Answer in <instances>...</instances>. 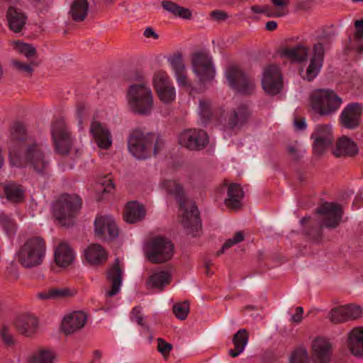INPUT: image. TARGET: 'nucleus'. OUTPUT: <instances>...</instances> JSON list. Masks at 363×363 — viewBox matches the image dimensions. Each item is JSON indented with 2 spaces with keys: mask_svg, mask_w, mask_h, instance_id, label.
<instances>
[{
  "mask_svg": "<svg viewBox=\"0 0 363 363\" xmlns=\"http://www.w3.org/2000/svg\"><path fill=\"white\" fill-rule=\"evenodd\" d=\"M162 186L168 194L174 196L177 199L179 205V222L186 234L192 237L199 236L202 225L199 211L195 203L185 197L182 187L176 181H164L162 182Z\"/></svg>",
  "mask_w": 363,
  "mask_h": 363,
  "instance_id": "f257e3e1",
  "label": "nucleus"
},
{
  "mask_svg": "<svg viewBox=\"0 0 363 363\" xmlns=\"http://www.w3.org/2000/svg\"><path fill=\"white\" fill-rule=\"evenodd\" d=\"M9 160L12 166L29 167L40 174L45 173L49 167L43 145L35 140L26 141L19 150L14 146L11 147Z\"/></svg>",
  "mask_w": 363,
  "mask_h": 363,
  "instance_id": "f03ea898",
  "label": "nucleus"
},
{
  "mask_svg": "<svg viewBox=\"0 0 363 363\" xmlns=\"http://www.w3.org/2000/svg\"><path fill=\"white\" fill-rule=\"evenodd\" d=\"M315 212L322 216L320 225L312 222L310 217L303 218L301 224L311 240L319 242L322 238V228H336L340 223L343 211L340 204L325 202L317 208Z\"/></svg>",
  "mask_w": 363,
  "mask_h": 363,
  "instance_id": "7ed1b4c3",
  "label": "nucleus"
},
{
  "mask_svg": "<svg viewBox=\"0 0 363 363\" xmlns=\"http://www.w3.org/2000/svg\"><path fill=\"white\" fill-rule=\"evenodd\" d=\"M128 146L130 152L141 160L150 155L152 147L154 155H156L164 146V142L156 133H145L140 129H135L130 135Z\"/></svg>",
  "mask_w": 363,
  "mask_h": 363,
  "instance_id": "20e7f679",
  "label": "nucleus"
},
{
  "mask_svg": "<svg viewBox=\"0 0 363 363\" xmlns=\"http://www.w3.org/2000/svg\"><path fill=\"white\" fill-rule=\"evenodd\" d=\"M46 252L45 240L38 236L28 238L17 252L19 263L26 268H33L42 264Z\"/></svg>",
  "mask_w": 363,
  "mask_h": 363,
  "instance_id": "39448f33",
  "label": "nucleus"
},
{
  "mask_svg": "<svg viewBox=\"0 0 363 363\" xmlns=\"http://www.w3.org/2000/svg\"><path fill=\"white\" fill-rule=\"evenodd\" d=\"M342 99L333 90L320 89L312 93L310 104L312 110L321 116H332L342 104Z\"/></svg>",
  "mask_w": 363,
  "mask_h": 363,
  "instance_id": "423d86ee",
  "label": "nucleus"
},
{
  "mask_svg": "<svg viewBox=\"0 0 363 363\" xmlns=\"http://www.w3.org/2000/svg\"><path fill=\"white\" fill-rule=\"evenodd\" d=\"M127 100L130 109L135 113L148 116L154 106L153 94L151 89L145 83L130 86Z\"/></svg>",
  "mask_w": 363,
  "mask_h": 363,
  "instance_id": "0eeeda50",
  "label": "nucleus"
},
{
  "mask_svg": "<svg viewBox=\"0 0 363 363\" xmlns=\"http://www.w3.org/2000/svg\"><path fill=\"white\" fill-rule=\"evenodd\" d=\"M144 253L150 262L163 263L173 257L174 245L169 239L157 236L146 242Z\"/></svg>",
  "mask_w": 363,
  "mask_h": 363,
  "instance_id": "6e6552de",
  "label": "nucleus"
},
{
  "mask_svg": "<svg viewBox=\"0 0 363 363\" xmlns=\"http://www.w3.org/2000/svg\"><path fill=\"white\" fill-rule=\"evenodd\" d=\"M81 206L82 200L78 196L62 195L53 205L54 216L62 225H69L71 219L79 211Z\"/></svg>",
  "mask_w": 363,
  "mask_h": 363,
  "instance_id": "1a4fd4ad",
  "label": "nucleus"
},
{
  "mask_svg": "<svg viewBox=\"0 0 363 363\" xmlns=\"http://www.w3.org/2000/svg\"><path fill=\"white\" fill-rule=\"evenodd\" d=\"M251 112L245 104H240L228 111L226 115L218 119L225 133H237L249 121Z\"/></svg>",
  "mask_w": 363,
  "mask_h": 363,
  "instance_id": "9d476101",
  "label": "nucleus"
},
{
  "mask_svg": "<svg viewBox=\"0 0 363 363\" xmlns=\"http://www.w3.org/2000/svg\"><path fill=\"white\" fill-rule=\"evenodd\" d=\"M52 138L55 150L60 155H68L72 145V138L69 130L62 120L56 121L52 125Z\"/></svg>",
  "mask_w": 363,
  "mask_h": 363,
  "instance_id": "9b49d317",
  "label": "nucleus"
},
{
  "mask_svg": "<svg viewBox=\"0 0 363 363\" xmlns=\"http://www.w3.org/2000/svg\"><path fill=\"white\" fill-rule=\"evenodd\" d=\"M225 76L229 85L238 92L242 94H251L255 89V82L248 77L237 66H231L225 71Z\"/></svg>",
  "mask_w": 363,
  "mask_h": 363,
  "instance_id": "f8f14e48",
  "label": "nucleus"
},
{
  "mask_svg": "<svg viewBox=\"0 0 363 363\" xmlns=\"http://www.w3.org/2000/svg\"><path fill=\"white\" fill-rule=\"evenodd\" d=\"M311 138L313 140V154L318 157L323 155L334 142L332 126L328 124L317 125Z\"/></svg>",
  "mask_w": 363,
  "mask_h": 363,
  "instance_id": "ddd939ff",
  "label": "nucleus"
},
{
  "mask_svg": "<svg viewBox=\"0 0 363 363\" xmlns=\"http://www.w3.org/2000/svg\"><path fill=\"white\" fill-rule=\"evenodd\" d=\"M193 72L201 83L211 81L215 77V69L211 57L204 52L193 54L191 58Z\"/></svg>",
  "mask_w": 363,
  "mask_h": 363,
  "instance_id": "4468645a",
  "label": "nucleus"
},
{
  "mask_svg": "<svg viewBox=\"0 0 363 363\" xmlns=\"http://www.w3.org/2000/svg\"><path fill=\"white\" fill-rule=\"evenodd\" d=\"M179 144L190 150H200L208 143L207 133L201 129L190 128L182 131L179 136Z\"/></svg>",
  "mask_w": 363,
  "mask_h": 363,
  "instance_id": "2eb2a0df",
  "label": "nucleus"
},
{
  "mask_svg": "<svg viewBox=\"0 0 363 363\" xmlns=\"http://www.w3.org/2000/svg\"><path fill=\"white\" fill-rule=\"evenodd\" d=\"M262 85L266 92L271 95L278 94L282 87V78L277 65H269L263 73Z\"/></svg>",
  "mask_w": 363,
  "mask_h": 363,
  "instance_id": "dca6fc26",
  "label": "nucleus"
},
{
  "mask_svg": "<svg viewBox=\"0 0 363 363\" xmlns=\"http://www.w3.org/2000/svg\"><path fill=\"white\" fill-rule=\"evenodd\" d=\"M363 107L359 103L347 104L340 115V123L347 129L353 130L359 126Z\"/></svg>",
  "mask_w": 363,
  "mask_h": 363,
  "instance_id": "f3484780",
  "label": "nucleus"
},
{
  "mask_svg": "<svg viewBox=\"0 0 363 363\" xmlns=\"http://www.w3.org/2000/svg\"><path fill=\"white\" fill-rule=\"evenodd\" d=\"M324 56L325 50L323 44L320 43L314 44L309 65L305 74L302 75L303 79L311 82L318 76L323 67Z\"/></svg>",
  "mask_w": 363,
  "mask_h": 363,
  "instance_id": "a211bd4d",
  "label": "nucleus"
},
{
  "mask_svg": "<svg viewBox=\"0 0 363 363\" xmlns=\"http://www.w3.org/2000/svg\"><path fill=\"white\" fill-rule=\"evenodd\" d=\"M312 357L315 363H329L333 352L332 343L326 338L317 337L312 342Z\"/></svg>",
  "mask_w": 363,
  "mask_h": 363,
  "instance_id": "6ab92c4d",
  "label": "nucleus"
},
{
  "mask_svg": "<svg viewBox=\"0 0 363 363\" xmlns=\"http://www.w3.org/2000/svg\"><path fill=\"white\" fill-rule=\"evenodd\" d=\"M95 232L104 239L113 240L118 235V229L113 218L109 216H100L94 221Z\"/></svg>",
  "mask_w": 363,
  "mask_h": 363,
  "instance_id": "aec40b11",
  "label": "nucleus"
},
{
  "mask_svg": "<svg viewBox=\"0 0 363 363\" xmlns=\"http://www.w3.org/2000/svg\"><path fill=\"white\" fill-rule=\"evenodd\" d=\"M90 133L101 149L108 150L112 145V136L110 130L101 123L94 121L90 125Z\"/></svg>",
  "mask_w": 363,
  "mask_h": 363,
  "instance_id": "412c9836",
  "label": "nucleus"
},
{
  "mask_svg": "<svg viewBox=\"0 0 363 363\" xmlns=\"http://www.w3.org/2000/svg\"><path fill=\"white\" fill-rule=\"evenodd\" d=\"M13 325L18 333L26 337H30L37 331L38 321L31 314L23 313L16 318Z\"/></svg>",
  "mask_w": 363,
  "mask_h": 363,
  "instance_id": "4be33fe9",
  "label": "nucleus"
},
{
  "mask_svg": "<svg viewBox=\"0 0 363 363\" xmlns=\"http://www.w3.org/2000/svg\"><path fill=\"white\" fill-rule=\"evenodd\" d=\"M106 279L111 284V290L106 291V295L112 297L119 293L122 286L123 270L120 266V261L116 258L114 264L106 272Z\"/></svg>",
  "mask_w": 363,
  "mask_h": 363,
  "instance_id": "5701e85b",
  "label": "nucleus"
},
{
  "mask_svg": "<svg viewBox=\"0 0 363 363\" xmlns=\"http://www.w3.org/2000/svg\"><path fill=\"white\" fill-rule=\"evenodd\" d=\"M87 315L82 311H74L66 315L62 323V330L67 334H72L83 328L86 323Z\"/></svg>",
  "mask_w": 363,
  "mask_h": 363,
  "instance_id": "b1692460",
  "label": "nucleus"
},
{
  "mask_svg": "<svg viewBox=\"0 0 363 363\" xmlns=\"http://www.w3.org/2000/svg\"><path fill=\"white\" fill-rule=\"evenodd\" d=\"M75 259V252L67 242H60L54 250V260L60 267H67Z\"/></svg>",
  "mask_w": 363,
  "mask_h": 363,
  "instance_id": "393cba45",
  "label": "nucleus"
},
{
  "mask_svg": "<svg viewBox=\"0 0 363 363\" xmlns=\"http://www.w3.org/2000/svg\"><path fill=\"white\" fill-rule=\"evenodd\" d=\"M358 152L357 144L350 138L342 136L335 143L332 153L335 157H353Z\"/></svg>",
  "mask_w": 363,
  "mask_h": 363,
  "instance_id": "a878e982",
  "label": "nucleus"
},
{
  "mask_svg": "<svg viewBox=\"0 0 363 363\" xmlns=\"http://www.w3.org/2000/svg\"><path fill=\"white\" fill-rule=\"evenodd\" d=\"M347 346L352 354L363 357V326L350 330L347 334Z\"/></svg>",
  "mask_w": 363,
  "mask_h": 363,
  "instance_id": "bb28decb",
  "label": "nucleus"
},
{
  "mask_svg": "<svg viewBox=\"0 0 363 363\" xmlns=\"http://www.w3.org/2000/svg\"><path fill=\"white\" fill-rule=\"evenodd\" d=\"M3 191L5 197L12 203H21L25 198V189L14 182H6L0 184V190Z\"/></svg>",
  "mask_w": 363,
  "mask_h": 363,
  "instance_id": "cd10ccee",
  "label": "nucleus"
},
{
  "mask_svg": "<svg viewBox=\"0 0 363 363\" xmlns=\"http://www.w3.org/2000/svg\"><path fill=\"white\" fill-rule=\"evenodd\" d=\"M146 214L143 205L138 201H130L126 204L123 218L128 223H135L142 220Z\"/></svg>",
  "mask_w": 363,
  "mask_h": 363,
  "instance_id": "c85d7f7f",
  "label": "nucleus"
},
{
  "mask_svg": "<svg viewBox=\"0 0 363 363\" xmlns=\"http://www.w3.org/2000/svg\"><path fill=\"white\" fill-rule=\"evenodd\" d=\"M86 261L91 265H101L105 263L108 256L106 250L99 244L89 245L84 251Z\"/></svg>",
  "mask_w": 363,
  "mask_h": 363,
  "instance_id": "c756f323",
  "label": "nucleus"
},
{
  "mask_svg": "<svg viewBox=\"0 0 363 363\" xmlns=\"http://www.w3.org/2000/svg\"><path fill=\"white\" fill-rule=\"evenodd\" d=\"M227 194L228 197L224 201L225 206L231 209L240 208L244 196L241 186L235 183L230 184L228 187Z\"/></svg>",
  "mask_w": 363,
  "mask_h": 363,
  "instance_id": "7c9ffc66",
  "label": "nucleus"
},
{
  "mask_svg": "<svg viewBox=\"0 0 363 363\" xmlns=\"http://www.w3.org/2000/svg\"><path fill=\"white\" fill-rule=\"evenodd\" d=\"M9 140V150L13 146L17 148V145H19L20 148L21 147V145L26 141L33 140L27 138L26 125L21 122H15L13 123L11 127Z\"/></svg>",
  "mask_w": 363,
  "mask_h": 363,
  "instance_id": "2f4dec72",
  "label": "nucleus"
},
{
  "mask_svg": "<svg viewBox=\"0 0 363 363\" xmlns=\"http://www.w3.org/2000/svg\"><path fill=\"white\" fill-rule=\"evenodd\" d=\"M6 18L10 30L14 33L21 32L27 20V16L24 13L13 7L8 9Z\"/></svg>",
  "mask_w": 363,
  "mask_h": 363,
  "instance_id": "473e14b6",
  "label": "nucleus"
},
{
  "mask_svg": "<svg viewBox=\"0 0 363 363\" xmlns=\"http://www.w3.org/2000/svg\"><path fill=\"white\" fill-rule=\"evenodd\" d=\"M249 341V333L245 328L240 329L233 335L232 342L234 348L230 349L228 352L231 357H236L240 355L245 350Z\"/></svg>",
  "mask_w": 363,
  "mask_h": 363,
  "instance_id": "72a5a7b5",
  "label": "nucleus"
},
{
  "mask_svg": "<svg viewBox=\"0 0 363 363\" xmlns=\"http://www.w3.org/2000/svg\"><path fill=\"white\" fill-rule=\"evenodd\" d=\"M281 55L294 62H302L307 59L308 48L303 44H297L292 47L284 48Z\"/></svg>",
  "mask_w": 363,
  "mask_h": 363,
  "instance_id": "f704fd0d",
  "label": "nucleus"
},
{
  "mask_svg": "<svg viewBox=\"0 0 363 363\" xmlns=\"http://www.w3.org/2000/svg\"><path fill=\"white\" fill-rule=\"evenodd\" d=\"M74 295V292L69 288H51L48 290L39 292L37 294L38 298L42 300H59L67 297H70Z\"/></svg>",
  "mask_w": 363,
  "mask_h": 363,
  "instance_id": "c9c22d12",
  "label": "nucleus"
},
{
  "mask_svg": "<svg viewBox=\"0 0 363 363\" xmlns=\"http://www.w3.org/2000/svg\"><path fill=\"white\" fill-rule=\"evenodd\" d=\"M89 11V4L86 0H74L71 6L69 14L76 22L83 21Z\"/></svg>",
  "mask_w": 363,
  "mask_h": 363,
  "instance_id": "e433bc0d",
  "label": "nucleus"
},
{
  "mask_svg": "<svg viewBox=\"0 0 363 363\" xmlns=\"http://www.w3.org/2000/svg\"><path fill=\"white\" fill-rule=\"evenodd\" d=\"M171 279L170 274L167 271H160L153 273L147 281V286L150 288L162 289L169 284Z\"/></svg>",
  "mask_w": 363,
  "mask_h": 363,
  "instance_id": "4c0bfd02",
  "label": "nucleus"
},
{
  "mask_svg": "<svg viewBox=\"0 0 363 363\" xmlns=\"http://www.w3.org/2000/svg\"><path fill=\"white\" fill-rule=\"evenodd\" d=\"M162 6L168 12L184 19H190L191 12L189 9L184 8L171 1H163Z\"/></svg>",
  "mask_w": 363,
  "mask_h": 363,
  "instance_id": "58836bf2",
  "label": "nucleus"
},
{
  "mask_svg": "<svg viewBox=\"0 0 363 363\" xmlns=\"http://www.w3.org/2000/svg\"><path fill=\"white\" fill-rule=\"evenodd\" d=\"M199 113L203 123L209 122L213 117L211 103L207 99L199 101Z\"/></svg>",
  "mask_w": 363,
  "mask_h": 363,
  "instance_id": "ea45409f",
  "label": "nucleus"
},
{
  "mask_svg": "<svg viewBox=\"0 0 363 363\" xmlns=\"http://www.w3.org/2000/svg\"><path fill=\"white\" fill-rule=\"evenodd\" d=\"M152 82L156 91L160 90L162 88L172 84L169 77L167 72L164 71L156 72L153 77Z\"/></svg>",
  "mask_w": 363,
  "mask_h": 363,
  "instance_id": "a19ab883",
  "label": "nucleus"
},
{
  "mask_svg": "<svg viewBox=\"0 0 363 363\" xmlns=\"http://www.w3.org/2000/svg\"><path fill=\"white\" fill-rule=\"evenodd\" d=\"M328 318L335 324L347 322L344 306L332 308L328 314Z\"/></svg>",
  "mask_w": 363,
  "mask_h": 363,
  "instance_id": "79ce46f5",
  "label": "nucleus"
},
{
  "mask_svg": "<svg viewBox=\"0 0 363 363\" xmlns=\"http://www.w3.org/2000/svg\"><path fill=\"white\" fill-rule=\"evenodd\" d=\"M160 99L164 104H169L176 98V91L173 84L169 85L157 91Z\"/></svg>",
  "mask_w": 363,
  "mask_h": 363,
  "instance_id": "37998d69",
  "label": "nucleus"
},
{
  "mask_svg": "<svg viewBox=\"0 0 363 363\" xmlns=\"http://www.w3.org/2000/svg\"><path fill=\"white\" fill-rule=\"evenodd\" d=\"M347 321L360 318L363 315V309L360 306L350 303L344 305Z\"/></svg>",
  "mask_w": 363,
  "mask_h": 363,
  "instance_id": "c03bdc74",
  "label": "nucleus"
},
{
  "mask_svg": "<svg viewBox=\"0 0 363 363\" xmlns=\"http://www.w3.org/2000/svg\"><path fill=\"white\" fill-rule=\"evenodd\" d=\"M55 354L52 351L40 350L31 357L33 363H53Z\"/></svg>",
  "mask_w": 363,
  "mask_h": 363,
  "instance_id": "a18cd8bd",
  "label": "nucleus"
},
{
  "mask_svg": "<svg viewBox=\"0 0 363 363\" xmlns=\"http://www.w3.org/2000/svg\"><path fill=\"white\" fill-rule=\"evenodd\" d=\"M189 312V305L187 301L177 303L173 306V313L179 320H185Z\"/></svg>",
  "mask_w": 363,
  "mask_h": 363,
  "instance_id": "49530a36",
  "label": "nucleus"
},
{
  "mask_svg": "<svg viewBox=\"0 0 363 363\" xmlns=\"http://www.w3.org/2000/svg\"><path fill=\"white\" fill-rule=\"evenodd\" d=\"M16 49L27 58H31L36 55V49L33 45L23 42H16Z\"/></svg>",
  "mask_w": 363,
  "mask_h": 363,
  "instance_id": "de8ad7c7",
  "label": "nucleus"
},
{
  "mask_svg": "<svg viewBox=\"0 0 363 363\" xmlns=\"http://www.w3.org/2000/svg\"><path fill=\"white\" fill-rule=\"evenodd\" d=\"M168 61L174 72V74L185 71L186 67L181 53L174 54L168 59Z\"/></svg>",
  "mask_w": 363,
  "mask_h": 363,
  "instance_id": "09e8293b",
  "label": "nucleus"
},
{
  "mask_svg": "<svg viewBox=\"0 0 363 363\" xmlns=\"http://www.w3.org/2000/svg\"><path fill=\"white\" fill-rule=\"evenodd\" d=\"M308 354L303 347L296 349L291 354L290 363H308Z\"/></svg>",
  "mask_w": 363,
  "mask_h": 363,
  "instance_id": "8fccbe9b",
  "label": "nucleus"
},
{
  "mask_svg": "<svg viewBox=\"0 0 363 363\" xmlns=\"http://www.w3.org/2000/svg\"><path fill=\"white\" fill-rule=\"evenodd\" d=\"M11 63L13 69L21 72H25L30 76L33 72V69L32 68V66L38 65L37 63L33 62H30V64H27L25 62H20L17 60H11Z\"/></svg>",
  "mask_w": 363,
  "mask_h": 363,
  "instance_id": "3c124183",
  "label": "nucleus"
},
{
  "mask_svg": "<svg viewBox=\"0 0 363 363\" xmlns=\"http://www.w3.org/2000/svg\"><path fill=\"white\" fill-rule=\"evenodd\" d=\"M244 240V235L241 231L237 232L233 238H230L227 240L225 243L223 244L222 248L218 252V256H219L220 254L223 253L224 251L230 247H231L233 245L240 242Z\"/></svg>",
  "mask_w": 363,
  "mask_h": 363,
  "instance_id": "603ef678",
  "label": "nucleus"
},
{
  "mask_svg": "<svg viewBox=\"0 0 363 363\" xmlns=\"http://www.w3.org/2000/svg\"><path fill=\"white\" fill-rule=\"evenodd\" d=\"M350 49L355 50L358 53L363 52V38H356V34H353L352 36L349 38Z\"/></svg>",
  "mask_w": 363,
  "mask_h": 363,
  "instance_id": "864d4df0",
  "label": "nucleus"
},
{
  "mask_svg": "<svg viewBox=\"0 0 363 363\" xmlns=\"http://www.w3.org/2000/svg\"><path fill=\"white\" fill-rule=\"evenodd\" d=\"M130 319L132 321H135L139 325L146 327L142 313V308L140 306L134 307L130 313Z\"/></svg>",
  "mask_w": 363,
  "mask_h": 363,
  "instance_id": "5fc2aeb1",
  "label": "nucleus"
},
{
  "mask_svg": "<svg viewBox=\"0 0 363 363\" xmlns=\"http://www.w3.org/2000/svg\"><path fill=\"white\" fill-rule=\"evenodd\" d=\"M0 335L4 342L9 346L14 344V338L13 335L9 332L6 327H3L0 330Z\"/></svg>",
  "mask_w": 363,
  "mask_h": 363,
  "instance_id": "6e6d98bb",
  "label": "nucleus"
},
{
  "mask_svg": "<svg viewBox=\"0 0 363 363\" xmlns=\"http://www.w3.org/2000/svg\"><path fill=\"white\" fill-rule=\"evenodd\" d=\"M175 77L179 86L184 87H189L191 86V83L186 75V69L184 72L175 74Z\"/></svg>",
  "mask_w": 363,
  "mask_h": 363,
  "instance_id": "4d7b16f0",
  "label": "nucleus"
},
{
  "mask_svg": "<svg viewBox=\"0 0 363 363\" xmlns=\"http://www.w3.org/2000/svg\"><path fill=\"white\" fill-rule=\"evenodd\" d=\"M172 349V345L162 338L157 339V350L162 354H166L170 352Z\"/></svg>",
  "mask_w": 363,
  "mask_h": 363,
  "instance_id": "13d9d810",
  "label": "nucleus"
},
{
  "mask_svg": "<svg viewBox=\"0 0 363 363\" xmlns=\"http://www.w3.org/2000/svg\"><path fill=\"white\" fill-rule=\"evenodd\" d=\"M267 17H281L285 15V13L281 11H274L270 6L264 5L263 6V13Z\"/></svg>",
  "mask_w": 363,
  "mask_h": 363,
  "instance_id": "bf43d9fd",
  "label": "nucleus"
},
{
  "mask_svg": "<svg viewBox=\"0 0 363 363\" xmlns=\"http://www.w3.org/2000/svg\"><path fill=\"white\" fill-rule=\"evenodd\" d=\"M354 26L355 29L354 34H356V38H363V18L354 21Z\"/></svg>",
  "mask_w": 363,
  "mask_h": 363,
  "instance_id": "052dcab7",
  "label": "nucleus"
},
{
  "mask_svg": "<svg viewBox=\"0 0 363 363\" xmlns=\"http://www.w3.org/2000/svg\"><path fill=\"white\" fill-rule=\"evenodd\" d=\"M303 308L298 306L296 308V313L292 315L291 320L295 323H300L303 319Z\"/></svg>",
  "mask_w": 363,
  "mask_h": 363,
  "instance_id": "680f3d73",
  "label": "nucleus"
},
{
  "mask_svg": "<svg viewBox=\"0 0 363 363\" xmlns=\"http://www.w3.org/2000/svg\"><path fill=\"white\" fill-rule=\"evenodd\" d=\"M287 151L293 160H298L302 157L301 151L294 146L288 147Z\"/></svg>",
  "mask_w": 363,
  "mask_h": 363,
  "instance_id": "e2e57ef3",
  "label": "nucleus"
},
{
  "mask_svg": "<svg viewBox=\"0 0 363 363\" xmlns=\"http://www.w3.org/2000/svg\"><path fill=\"white\" fill-rule=\"evenodd\" d=\"M86 108V106L83 103H79L77 105L76 114L79 118V122L80 123H82V118L85 113Z\"/></svg>",
  "mask_w": 363,
  "mask_h": 363,
  "instance_id": "0e129e2a",
  "label": "nucleus"
},
{
  "mask_svg": "<svg viewBox=\"0 0 363 363\" xmlns=\"http://www.w3.org/2000/svg\"><path fill=\"white\" fill-rule=\"evenodd\" d=\"M211 16L218 21L225 20L228 18V15L225 12L220 10H215L211 12Z\"/></svg>",
  "mask_w": 363,
  "mask_h": 363,
  "instance_id": "69168bd1",
  "label": "nucleus"
},
{
  "mask_svg": "<svg viewBox=\"0 0 363 363\" xmlns=\"http://www.w3.org/2000/svg\"><path fill=\"white\" fill-rule=\"evenodd\" d=\"M102 184L105 186L104 189L105 192H111L114 189V184L111 179H106Z\"/></svg>",
  "mask_w": 363,
  "mask_h": 363,
  "instance_id": "338daca9",
  "label": "nucleus"
},
{
  "mask_svg": "<svg viewBox=\"0 0 363 363\" xmlns=\"http://www.w3.org/2000/svg\"><path fill=\"white\" fill-rule=\"evenodd\" d=\"M144 35L147 38H152L154 39H157L159 38L158 35L150 27H148L145 30Z\"/></svg>",
  "mask_w": 363,
  "mask_h": 363,
  "instance_id": "774afa93",
  "label": "nucleus"
}]
</instances>
